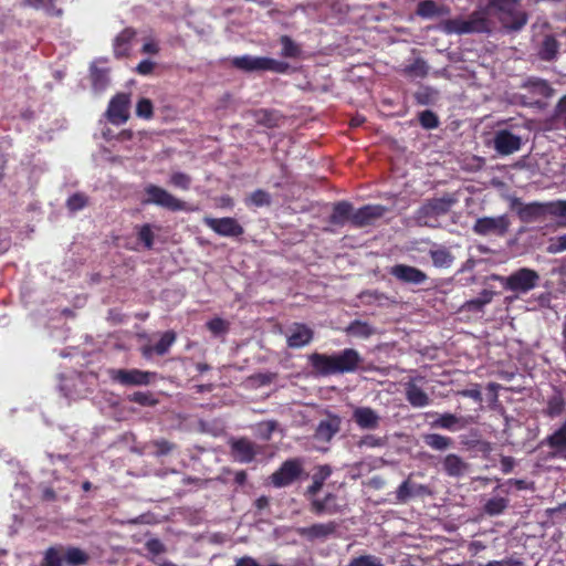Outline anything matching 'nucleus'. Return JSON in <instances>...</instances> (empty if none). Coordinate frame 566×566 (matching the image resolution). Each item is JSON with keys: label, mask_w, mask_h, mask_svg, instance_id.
I'll use <instances>...</instances> for the list:
<instances>
[{"label": "nucleus", "mask_w": 566, "mask_h": 566, "mask_svg": "<svg viewBox=\"0 0 566 566\" xmlns=\"http://www.w3.org/2000/svg\"><path fill=\"white\" fill-rule=\"evenodd\" d=\"M429 256L432 261V264L439 269H448L454 262V255L448 248L442 245L430 249Z\"/></svg>", "instance_id": "7c9ffc66"}, {"label": "nucleus", "mask_w": 566, "mask_h": 566, "mask_svg": "<svg viewBox=\"0 0 566 566\" xmlns=\"http://www.w3.org/2000/svg\"><path fill=\"white\" fill-rule=\"evenodd\" d=\"M339 523L328 521L326 523H315L311 526L298 527L296 533L308 542L325 541L337 534Z\"/></svg>", "instance_id": "4468645a"}, {"label": "nucleus", "mask_w": 566, "mask_h": 566, "mask_svg": "<svg viewBox=\"0 0 566 566\" xmlns=\"http://www.w3.org/2000/svg\"><path fill=\"white\" fill-rule=\"evenodd\" d=\"M443 470L450 476H461L467 470L465 462L457 454L450 453L448 454L443 462Z\"/></svg>", "instance_id": "4c0bfd02"}, {"label": "nucleus", "mask_w": 566, "mask_h": 566, "mask_svg": "<svg viewBox=\"0 0 566 566\" xmlns=\"http://www.w3.org/2000/svg\"><path fill=\"white\" fill-rule=\"evenodd\" d=\"M387 209L381 205H365L357 210L353 209L352 226L354 228H364L373 224L376 220L384 217Z\"/></svg>", "instance_id": "a211bd4d"}, {"label": "nucleus", "mask_w": 566, "mask_h": 566, "mask_svg": "<svg viewBox=\"0 0 566 566\" xmlns=\"http://www.w3.org/2000/svg\"><path fill=\"white\" fill-rule=\"evenodd\" d=\"M441 28L448 34L488 33L491 31V21L485 11L478 10L471 13L468 19L444 20Z\"/></svg>", "instance_id": "7ed1b4c3"}, {"label": "nucleus", "mask_w": 566, "mask_h": 566, "mask_svg": "<svg viewBox=\"0 0 566 566\" xmlns=\"http://www.w3.org/2000/svg\"><path fill=\"white\" fill-rule=\"evenodd\" d=\"M271 202V195L263 189L254 190L247 200V203L253 205L255 207L270 206Z\"/></svg>", "instance_id": "864d4df0"}, {"label": "nucleus", "mask_w": 566, "mask_h": 566, "mask_svg": "<svg viewBox=\"0 0 566 566\" xmlns=\"http://www.w3.org/2000/svg\"><path fill=\"white\" fill-rule=\"evenodd\" d=\"M524 91L518 97L524 106L542 108L546 105V99L552 97L554 88L546 80L530 77L521 86Z\"/></svg>", "instance_id": "20e7f679"}, {"label": "nucleus", "mask_w": 566, "mask_h": 566, "mask_svg": "<svg viewBox=\"0 0 566 566\" xmlns=\"http://www.w3.org/2000/svg\"><path fill=\"white\" fill-rule=\"evenodd\" d=\"M337 375L354 374L364 363L363 356L355 348H345L332 354Z\"/></svg>", "instance_id": "f8f14e48"}, {"label": "nucleus", "mask_w": 566, "mask_h": 566, "mask_svg": "<svg viewBox=\"0 0 566 566\" xmlns=\"http://www.w3.org/2000/svg\"><path fill=\"white\" fill-rule=\"evenodd\" d=\"M353 205L348 201H338L334 203L333 211L328 218L329 223L343 227L346 222L352 223Z\"/></svg>", "instance_id": "cd10ccee"}, {"label": "nucleus", "mask_w": 566, "mask_h": 566, "mask_svg": "<svg viewBox=\"0 0 566 566\" xmlns=\"http://www.w3.org/2000/svg\"><path fill=\"white\" fill-rule=\"evenodd\" d=\"M88 205V197L83 192H75L66 200V208L71 212L84 209Z\"/></svg>", "instance_id": "3c124183"}, {"label": "nucleus", "mask_w": 566, "mask_h": 566, "mask_svg": "<svg viewBox=\"0 0 566 566\" xmlns=\"http://www.w3.org/2000/svg\"><path fill=\"white\" fill-rule=\"evenodd\" d=\"M458 395L462 396V397L471 398L479 405H481L483 401L479 384H474L472 388L459 390Z\"/></svg>", "instance_id": "0e129e2a"}, {"label": "nucleus", "mask_w": 566, "mask_h": 566, "mask_svg": "<svg viewBox=\"0 0 566 566\" xmlns=\"http://www.w3.org/2000/svg\"><path fill=\"white\" fill-rule=\"evenodd\" d=\"M136 34L135 29L125 28L116 35L113 41V52L116 59H123L129 55Z\"/></svg>", "instance_id": "a878e982"}, {"label": "nucleus", "mask_w": 566, "mask_h": 566, "mask_svg": "<svg viewBox=\"0 0 566 566\" xmlns=\"http://www.w3.org/2000/svg\"><path fill=\"white\" fill-rule=\"evenodd\" d=\"M546 251L551 254H557L566 251V233L549 240Z\"/></svg>", "instance_id": "052dcab7"}, {"label": "nucleus", "mask_w": 566, "mask_h": 566, "mask_svg": "<svg viewBox=\"0 0 566 566\" xmlns=\"http://www.w3.org/2000/svg\"><path fill=\"white\" fill-rule=\"evenodd\" d=\"M145 547L153 555H160L165 552V545L158 538L148 539Z\"/></svg>", "instance_id": "774afa93"}, {"label": "nucleus", "mask_w": 566, "mask_h": 566, "mask_svg": "<svg viewBox=\"0 0 566 566\" xmlns=\"http://www.w3.org/2000/svg\"><path fill=\"white\" fill-rule=\"evenodd\" d=\"M382 444H384L382 438L376 437L374 434L364 436L357 443V446L359 448H361V447L376 448V447H381Z\"/></svg>", "instance_id": "338daca9"}, {"label": "nucleus", "mask_w": 566, "mask_h": 566, "mask_svg": "<svg viewBox=\"0 0 566 566\" xmlns=\"http://www.w3.org/2000/svg\"><path fill=\"white\" fill-rule=\"evenodd\" d=\"M426 418H432L430 427L436 429H444L448 431H458L464 429L468 421L464 417H458L450 412L438 413L436 411L426 412Z\"/></svg>", "instance_id": "6ab92c4d"}, {"label": "nucleus", "mask_w": 566, "mask_h": 566, "mask_svg": "<svg viewBox=\"0 0 566 566\" xmlns=\"http://www.w3.org/2000/svg\"><path fill=\"white\" fill-rule=\"evenodd\" d=\"M429 66L427 62L422 59H416L413 63L407 65L403 69V72L407 75L416 76V77H426L428 74Z\"/></svg>", "instance_id": "8fccbe9b"}, {"label": "nucleus", "mask_w": 566, "mask_h": 566, "mask_svg": "<svg viewBox=\"0 0 566 566\" xmlns=\"http://www.w3.org/2000/svg\"><path fill=\"white\" fill-rule=\"evenodd\" d=\"M145 193L147 195V198L143 200L144 205L151 203L170 211H181L186 209V203L182 200L176 198L174 195L159 186L151 184L146 186Z\"/></svg>", "instance_id": "1a4fd4ad"}, {"label": "nucleus", "mask_w": 566, "mask_h": 566, "mask_svg": "<svg viewBox=\"0 0 566 566\" xmlns=\"http://www.w3.org/2000/svg\"><path fill=\"white\" fill-rule=\"evenodd\" d=\"M342 419L337 415L328 413L326 419L319 421L315 429L314 437L318 441L329 442L340 430Z\"/></svg>", "instance_id": "5701e85b"}, {"label": "nucleus", "mask_w": 566, "mask_h": 566, "mask_svg": "<svg viewBox=\"0 0 566 566\" xmlns=\"http://www.w3.org/2000/svg\"><path fill=\"white\" fill-rule=\"evenodd\" d=\"M558 50L559 42L557 39L552 34H547L539 44L538 56L543 61H552L556 57Z\"/></svg>", "instance_id": "f704fd0d"}, {"label": "nucleus", "mask_w": 566, "mask_h": 566, "mask_svg": "<svg viewBox=\"0 0 566 566\" xmlns=\"http://www.w3.org/2000/svg\"><path fill=\"white\" fill-rule=\"evenodd\" d=\"M207 328L214 335L224 334L228 332V323L220 317H214L207 323Z\"/></svg>", "instance_id": "e2e57ef3"}, {"label": "nucleus", "mask_w": 566, "mask_h": 566, "mask_svg": "<svg viewBox=\"0 0 566 566\" xmlns=\"http://www.w3.org/2000/svg\"><path fill=\"white\" fill-rule=\"evenodd\" d=\"M436 92L430 87H422L415 93V99L419 105H429L433 103Z\"/></svg>", "instance_id": "bf43d9fd"}, {"label": "nucleus", "mask_w": 566, "mask_h": 566, "mask_svg": "<svg viewBox=\"0 0 566 566\" xmlns=\"http://www.w3.org/2000/svg\"><path fill=\"white\" fill-rule=\"evenodd\" d=\"M308 364L312 371L321 377L337 375L333 355L323 353H313L308 356Z\"/></svg>", "instance_id": "4be33fe9"}, {"label": "nucleus", "mask_w": 566, "mask_h": 566, "mask_svg": "<svg viewBox=\"0 0 566 566\" xmlns=\"http://www.w3.org/2000/svg\"><path fill=\"white\" fill-rule=\"evenodd\" d=\"M419 123L426 129H434L439 126V117L430 109L419 113Z\"/></svg>", "instance_id": "6e6d98bb"}, {"label": "nucleus", "mask_w": 566, "mask_h": 566, "mask_svg": "<svg viewBox=\"0 0 566 566\" xmlns=\"http://www.w3.org/2000/svg\"><path fill=\"white\" fill-rule=\"evenodd\" d=\"M541 276L537 271L530 268H521L502 280V286L506 291L516 294H525L538 286Z\"/></svg>", "instance_id": "0eeeda50"}, {"label": "nucleus", "mask_w": 566, "mask_h": 566, "mask_svg": "<svg viewBox=\"0 0 566 566\" xmlns=\"http://www.w3.org/2000/svg\"><path fill=\"white\" fill-rule=\"evenodd\" d=\"M128 400L143 407H154L159 402L150 391H135L128 396Z\"/></svg>", "instance_id": "de8ad7c7"}, {"label": "nucleus", "mask_w": 566, "mask_h": 566, "mask_svg": "<svg viewBox=\"0 0 566 566\" xmlns=\"http://www.w3.org/2000/svg\"><path fill=\"white\" fill-rule=\"evenodd\" d=\"M176 342V333L172 331L165 332L160 339L153 346H145L143 348L144 356H150L153 353L163 356L168 353L171 345Z\"/></svg>", "instance_id": "c756f323"}, {"label": "nucleus", "mask_w": 566, "mask_h": 566, "mask_svg": "<svg viewBox=\"0 0 566 566\" xmlns=\"http://www.w3.org/2000/svg\"><path fill=\"white\" fill-rule=\"evenodd\" d=\"M332 469L329 465H319L317 471L312 478V484L307 486L305 495L308 497L315 496L323 488L325 481L331 476Z\"/></svg>", "instance_id": "2f4dec72"}, {"label": "nucleus", "mask_w": 566, "mask_h": 566, "mask_svg": "<svg viewBox=\"0 0 566 566\" xmlns=\"http://www.w3.org/2000/svg\"><path fill=\"white\" fill-rule=\"evenodd\" d=\"M151 446L154 447V454L156 457H163L168 453H170L175 449V444L169 442L166 439H159L151 442Z\"/></svg>", "instance_id": "13d9d810"}, {"label": "nucleus", "mask_w": 566, "mask_h": 566, "mask_svg": "<svg viewBox=\"0 0 566 566\" xmlns=\"http://www.w3.org/2000/svg\"><path fill=\"white\" fill-rule=\"evenodd\" d=\"M431 492L427 485L417 484L405 480L397 489L396 499L399 503H407L411 497L429 495Z\"/></svg>", "instance_id": "bb28decb"}, {"label": "nucleus", "mask_w": 566, "mask_h": 566, "mask_svg": "<svg viewBox=\"0 0 566 566\" xmlns=\"http://www.w3.org/2000/svg\"><path fill=\"white\" fill-rule=\"evenodd\" d=\"M511 226V221L506 214L497 217H482L474 222L472 230L478 235H496L503 237Z\"/></svg>", "instance_id": "9d476101"}, {"label": "nucleus", "mask_w": 566, "mask_h": 566, "mask_svg": "<svg viewBox=\"0 0 566 566\" xmlns=\"http://www.w3.org/2000/svg\"><path fill=\"white\" fill-rule=\"evenodd\" d=\"M344 331L348 336H353L356 338H363V339L369 338L370 336H373L376 333V329L370 324H368L367 322L359 321V319H355V321L350 322L345 327Z\"/></svg>", "instance_id": "c9c22d12"}, {"label": "nucleus", "mask_w": 566, "mask_h": 566, "mask_svg": "<svg viewBox=\"0 0 566 566\" xmlns=\"http://www.w3.org/2000/svg\"><path fill=\"white\" fill-rule=\"evenodd\" d=\"M353 420L363 430H376L380 424V416L370 407H357L353 411Z\"/></svg>", "instance_id": "393cba45"}, {"label": "nucleus", "mask_w": 566, "mask_h": 566, "mask_svg": "<svg viewBox=\"0 0 566 566\" xmlns=\"http://www.w3.org/2000/svg\"><path fill=\"white\" fill-rule=\"evenodd\" d=\"M497 12L501 23L507 30L518 31L527 23V14L520 8H509Z\"/></svg>", "instance_id": "b1692460"}, {"label": "nucleus", "mask_w": 566, "mask_h": 566, "mask_svg": "<svg viewBox=\"0 0 566 566\" xmlns=\"http://www.w3.org/2000/svg\"><path fill=\"white\" fill-rule=\"evenodd\" d=\"M494 292L490 290H483L478 297L467 301L462 308L468 312H482L484 306L492 302Z\"/></svg>", "instance_id": "58836bf2"}, {"label": "nucleus", "mask_w": 566, "mask_h": 566, "mask_svg": "<svg viewBox=\"0 0 566 566\" xmlns=\"http://www.w3.org/2000/svg\"><path fill=\"white\" fill-rule=\"evenodd\" d=\"M424 443L433 450L442 451L452 446V439L439 433H429L423 436Z\"/></svg>", "instance_id": "37998d69"}, {"label": "nucleus", "mask_w": 566, "mask_h": 566, "mask_svg": "<svg viewBox=\"0 0 566 566\" xmlns=\"http://www.w3.org/2000/svg\"><path fill=\"white\" fill-rule=\"evenodd\" d=\"M90 554L73 545L55 544L43 552L40 566H85Z\"/></svg>", "instance_id": "f03ea898"}, {"label": "nucleus", "mask_w": 566, "mask_h": 566, "mask_svg": "<svg viewBox=\"0 0 566 566\" xmlns=\"http://www.w3.org/2000/svg\"><path fill=\"white\" fill-rule=\"evenodd\" d=\"M458 201V196L454 192H446L441 197L426 199L415 211L413 220L420 227L438 229L441 227L440 218L447 216Z\"/></svg>", "instance_id": "f257e3e1"}, {"label": "nucleus", "mask_w": 566, "mask_h": 566, "mask_svg": "<svg viewBox=\"0 0 566 566\" xmlns=\"http://www.w3.org/2000/svg\"><path fill=\"white\" fill-rule=\"evenodd\" d=\"M511 209L523 223L544 222L548 219L547 202H522L520 198H513Z\"/></svg>", "instance_id": "6e6552de"}, {"label": "nucleus", "mask_w": 566, "mask_h": 566, "mask_svg": "<svg viewBox=\"0 0 566 566\" xmlns=\"http://www.w3.org/2000/svg\"><path fill=\"white\" fill-rule=\"evenodd\" d=\"M92 82L95 87H104L107 83V72L106 70L93 69L92 70Z\"/></svg>", "instance_id": "69168bd1"}, {"label": "nucleus", "mask_w": 566, "mask_h": 566, "mask_svg": "<svg viewBox=\"0 0 566 566\" xmlns=\"http://www.w3.org/2000/svg\"><path fill=\"white\" fill-rule=\"evenodd\" d=\"M543 446H547L554 452V457H560L566 451V432L558 428L552 434L547 436L543 441Z\"/></svg>", "instance_id": "72a5a7b5"}, {"label": "nucleus", "mask_w": 566, "mask_h": 566, "mask_svg": "<svg viewBox=\"0 0 566 566\" xmlns=\"http://www.w3.org/2000/svg\"><path fill=\"white\" fill-rule=\"evenodd\" d=\"M255 118L258 124L264 125L266 127L276 126V119L274 117L273 112L268 109H259L255 112Z\"/></svg>", "instance_id": "680f3d73"}, {"label": "nucleus", "mask_w": 566, "mask_h": 566, "mask_svg": "<svg viewBox=\"0 0 566 566\" xmlns=\"http://www.w3.org/2000/svg\"><path fill=\"white\" fill-rule=\"evenodd\" d=\"M138 240L142 241L148 250L154 245V232L151 226L148 223L143 224L138 230Z\"/></svg>", "instance_id": "4d7b16f0"}, {"label": "nucleus", "mask_w": 566, "mask_h": 566, "mask_svg": "<svg viewBox=\"0 0 566 566\" xmlns=\"http://www.w3.org/2000/svg\"><path fill=\"white\" fill-rule=\"evenodd\" d=\"M112 381L123 386H147L150 384L151 373L139 369H111Z\"/></svg>", "instance_id": "2eb2a0df"}, {"label": "nucleus", "mask_w": 566, "mask_h": 566, "mask_svg": "<svg viewBox=\"0 0 566 566\" xmlns=\"http://www.w3.org/2000/svg\"><path fill=\"white\" fill-rule=\"evenodd\" d=\"M450 8L448 6H439L433 0H422L418 3L416 13L424 19L434 17H444L450 14Z\"/></svg>", "instance_id": "c85d7f7f"}, {"label": "nucleus", "mask_w": 566, "mask_h": 566, "mask_svg": "<svg viewBox=\"0 0 566 566\" xmlns=\"http://www.w3.org/2000/svg\"><path fill=\"white\" fill-rule=\"evenodd\" d=\"M566 401L562 392H555L547 399L544 413L549 418L559 417L565 410Z\"/></svg>", "instance_id": "ea45409f"}, {"label": "nucleus", "mask_w": 566, "mask_h": 566, "mask_svg": "<svg viewBox=\"0 0 566 566\" xmlns=\"http://www.w3.org/2000/svg\"><path fill=\"white\" fill-rule=\"evenodd\" d=\"M406 399L415 408L426 407L431 401L428 394L412 382L407 384Z\"/></svg>", "instance_id": "473e14b6"}, {"label": "nucleus", "mask_w": 566, "mask_h": 566, "mask_svg": "<svg viewBox=\"0 0 566 566\" xmlns=\"http://www.w3.org/2000/svg\"><path fill=\"white\" fill-rule=\"evenodd\" d=\"M130 94L117 93L114 95L106 111V117L113 125L119 126L129 119Z\"/></svg>", "instance_id": "9b49d317"}, {"label": "nucleus", "mask_w": 566, "mask_h": 566, "mask_svg": "<svg viewBox=\"0 0 566 566\" xmlns=\"http://www.w3.org/2000/svg\"><path fill=\"white\" fill-rule=\"evenodd\" d=\"M310 510L313 514L321 516L324 514H336L340 512V509L338 505H328V503L322 499H312L310 503Z\"/></svg>", "instance_id": "a18cd8bd"}, {"label": "nucleus", "mask_w": 566, "mask_h": 566, "mask_svg": "<svg viewBox=\"0 0 566 566\" xmlns=\"http://www.w3.org/2000/svg\"><path fill=\"white\" fill-rule=\"evenodd\" d=\"M192 184V178L190 175L181 171H176L170 175L169 185L175 188L187 191L190 189Z\"/></svg>", "instance_id": "09e8293b"}, {"label": "nucleus", "mask_w": 566, "mask_h": 566, "mask_svg": "<svg viewBox=\"0 0 566 566\" xmlns=\"http://www.w3.org/2000/svg\"><path fill=\"white\" fill-rule=\"evenodd\" d=\"M230 454L235 462L251 463L259 453L258 446L248 438L231 439Z\"/></svg>", "instance_id": "f3484780"}, {"label": "nucleus", "mask_w": 566, "mask_h": 566, "mask_svg": "<svg viewBox=\"0 0 566 566\" xmlns=\"http://www.w3.org/2000/svg\"><path fill=\"white\" fill-rule=\"evenodd\" d=\"M346 566H385L381 558L371 554H365L350 559Z\"/></svg>", "instance_id": "603ef678"}, {"label": "nucleus", "mask_w": 566, "mask_h": 566, "mask_svg": "<svg viewBox=\"0 0 566 566\" xmlns=\"http://www.w3.org/2000/svg\"><path fill=\"white\" fill-rule=\"evenodd\" d=\"M389 274L398 282L408 285H422L427 282L428 275L422 270L408 264H395L389 269Z\"/></svg>", "instance_id": "dca6fc26"}, {"label": "nucleus", "mask_w": 566, "mask_h": 566, "mask_svg": "<svg viewBox=\"0 0 566 566\" xmlns=\"http://www.w3.org/2000/svg\"><path fill=\"white\" fill-rule=\"evenodd\" d=\"M308 474L304 470V460L302 458H291L285 460L277 470L270 475V482L274 488L282 489L292 485Z\"/></svg>", "instance_id": "423d86ee"}, {"label": "nucleus", "mask_w": 566, "mask_h": 566, "mask_svg": "<svg viewBox=\"0 0 566 566\" xmlns=\"http://www.w3.org/2000/svg\"><path fill=\"white\" fill-rule=\"evenodd\" d=\"M509 506V500L505 497H491L483 505V512L490 516L502 514Z\"/></svg>", "instance_id": "79ce46f5"}, {"label": "nucleus", "mask_w": 566, "mask_h": 566, "mask_svg": "<svg viewBox=\"0 0 566 566\" xmlns=\"http://www.w3.org/2000/svg\"><path fill=\"white\" fill-rule=\"evenodd\" d=\"M136 115L143 119H150L154 116V104L147 97H142L136 104Z\"/></svg>", "instance_id": "5fc2aeb1"}, {"label": "nucleus", "mask_w": 566, "mask_h": 566, "mask_svg": "<svg viewBox=\"0 0 566 566\" xmlns=\"http://www.w3.org/2000/svg\"><path fill=\"white\" fill-rule=\"evenodd\" d=\"M231 65L240 71L251 73L259 71H272L284 74L289 71L290 65L286 62L279 61L268 56L242 55L231 60Z\"/></svg>", "instance_id": "39448f33"}, {"label": "nucleus", "mask_w": 566, "mask_h": 566, "mask_svg": "<svg viewBox=\"0 0 566 566\" xmlns=\"http://www.w3.org/2000/svg\"><path fill=\"white\" fill-rule=\"evenodd\" d=\"M521 137L507 129L497 130L494 136V148L500 155L507 156L514 154L521 149Z\"/></svg>", "instance_id": "aec40b11"}, {"label": "nucleus", "mask_w": 566, "mask_h": 566, "mask_svg": "<svg viewBox=\"0 0 566 566\" xmlns=\"http://www.w3.org/2000/svg\"><path fill=\"white\" fill-rule=\"evenodd\" d=\"M548 218L556 221L557 227L566 228V200L547 201Z\"/></svg>", "instance_id": "e433bc0d"}, {"label": "nucleus", "mask_w": 566, "mask_h": 566, "mask_svg": "<svg viewBox=\"0 0 566 566\" xmlns=\"http://www.w3.org/2000/svg\"><path fill=\"white\" fill-rule=\"evenodd\" d=\"M549 123L555 128L566 129V94L557 102Z\"/></svg>", "instance_id": "a19ab883"}, {"label": "nucleus", "mask_w": 566, "mask_h": 566, "mask_svg": "<svg viewBox=\"0 0 566 566\" xmlns=\"http://www.w3.org/2000/svg\"><path fill=\"white\" fill-rule=\"evenodd\" d=\"M314 338V331L304 323H293L286 338L287 347L302 348Z\"/></svg>", "instance_id": "412c9836"}, {"label": "nucleus", "mask_w": 566, "mask_h": 566, "mask_svg": "<svg viewBox=\"0 0 566 566\" xmlns=\"http://www.w3.org/2000/svg\"><path fill=\"white\" fill-rule=\"evenodd\" d=\"M280 43L282 45L281 55L287 59H297L302 53L301 46L295 43L291 36L282 35L280 38Z\"/></svg>", "instance_id": "c03bdc74"}, {"label": "nucleus", "mask_w": 566, "mask_h": 566, "mask_svg": "<svg viewBox=\"0 0 566 566\" xmlns=\"http://www.w3.org/2000/svg\"><path fill=\"white\" fill-rule=\"evenodd\" d=\"M203 223L213 232L221 237L237 238L244 233L243 227L239 223L235 218L223 217L212 218L205 217Z\"/></svg>", "instance_id": "ddd939ff"}, {"label": "nucleus", "mask_w": 566, "mask_h": 566, "mask_svg": "<svg viewBox=\"0 0 566 566\" xmlns=\"http://www.w3.org/2000/svg\"><path fill=\"white\" fill-rule=\"evenodd\" d=\"M24 3L36 10H42L49 15H61L62 10L55 6V0H24Z\"/></svg>", "instance_id": "49530a36"}]
</instances>
